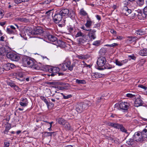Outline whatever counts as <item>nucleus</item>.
I'll list each match as a JSON object with an SVG mask.
<instances>
[{
  "mask_svg": "<svg viewBox=\"0 0 147 147\" xmlns=\"http://www.w3.org/2000/svg\"><path fill=\"white\" fill-rule=\"evenodd\" d=\"M22 62L25 66H28L35 69L38 70L39 69L37 65L29 57H24L22 59Z\"/></svg>",
  "mask_w": 147,
  "mask_h": 147,
  "instance_id": "f257e3e1",
  "label": "nucleus"
},
{
  "mask_svg": "<svg viewBox=\"0 0 147 147\" xmlns=\"http://www.w3.org/2000/svg\"><path fill=\"white\" fill-rule=\"evenodd\" d=\"M53 19V21L56 23H58L61 22V24H59V26L62 25V26L65 24V18H63V16L59 12L55 15Z\"/></svg>",
  "mask_w": 147,
  "mask_h": 147,
  "instance_id": "f03ea898",
  "label": "nucleus"
},
{
  "mask_svg": "<svg viewBox=\"0 0 147 147\" xmlns=\"http://www.w3.org/2000/svg\"><path fill=\"white\" fill-rule=\"evenodd\" d=\"M17 29H19V27L17 24H14L13 25L9 26L7 28L6 32L9 34H16L17 33Z\"/></svg>",
  "mask_w": 147,
  "mask_h": 147,
  "instance_id": "7ed1b4c3",
  "label": "nucleus"
},
{
  "mask_svg": "<svg viewBox=\"0 0 147 147\" xmlns=\"http://www.w3.org/2000/svg\"><path fill=\"white\" fill-rule=\"evenodd\" d=\"M76 37H80L78 40V43L80 44H84L86 42L87 40L86 36L82 33L81 31H79L75 35Z\"/></svg>",
  "mask_w": 147,
  "mask_h": 147,
  "instance_id": "20e7f679",
  "label": "nucleus"
},
{
  "mask_svg": "<svg viewBox=\"0 0 147 147\" xmlns=\"http://www.w3.org/2000/svg\"><path fill=\"white\" fill-rule=\"evenodd\" d=\"M88 106L87 104L81 102L77 104L76 108L77 112L79 113H81Z\"/></svg>",
  "mask_w": 147,
  "mask_h": 147,
  "instance_id": "39448f33",
  "label": "nucleus"
},
{
  "mask_svg": "<svg viewBox=\"0 0 147 147\" xmlns=\"http://www.w3.org/2000/svg\"><path fill=\"white\" fill-rule=\"evenodd\" d=\"M64 64L67 69L70 71L73 69V67L75 66V64L73 63L71 64V61L68 58H67L64 61Z\"/></svg>",
  "mask_w": 147,
  "mask_h": 147,
  "instance_id": "423d86ee",
  "label": "nucleus"
},
{
  "mask_svg": "<svg viewBox=\"0 0 147 147\" xmlns=\"http://www.w3.org/2000/svg\"><path fill=\"white\" fill-rule=\"evenodd\" d=\"M6 56L8 58H9L11 60L14 61H18L20 58L18 55L12 52L7 53Z\"/></svg>",
  "mask_w": 147,
  "mask_h": 147,
  "instance_id": "0eeeda50",
  "label": "nucleus"
},
{
  "mask_svg": "<svg viewBox=\"0 0 147 147\" xmlns=\"http://www.w3.org/2000/svg\"><path fill=\"white\" fill-rule=\"evenodd\" d=\"M144 137V134H142L141 132L140 133V132H137L135 133L133 138L136 141L138 142L142 140Z\"/></svg>",
  "mask_w": 147,
  "mask_h": 147,
  "instance_id": "6e6552de",
  "label": "nucleus"
},
{
  "mask_svg": "<svg viewBox=\"0 0 147 147\" xmlns=\"http://www.w3.org/2000/svg\"><path fill=\"white\" fill-rule=\"evenodd\" d=\"M106 62L105 58L104 57H99L97 60V64L99 67H103Z\"/></svg>",
  "mask_w": 147,
  "mask_h": 147,
  "instance_id": "1a4fd4ad",
  "label": "nucleus"
},
{
  "mask_svg": "<svg viewBox=\"0 0 147 147\" xmlns=\"http://www.w3.org/2000/svg\"><path fill=\"white\" fill-rule=\"evenodd\" d=\"M49 72L52 73L50 75L52 76H53L56 75V74L59 72L60 69L58 67H54L49 68Z\"/></svg>",
  "mask_w": 147,
  "mask_h": 147,
  "instance_id": "9d476101",
  "label": "nucleus"
},
{
  "mask_svg": "<svg viewBox=\"0 0 147 147\" xmlns=\"http://www.w3.org/2000/svg\"><path fill=\"white\" fill-rule=\"evenodd\" d=\"M131 10L126 6H124L123 7L121 11V13L123 14L126 16H127L131 13Z\"/></svg>",
  "mask_w": 147,
  "mask_h": 147,
  "instance_id": "9b49d317",
  "label": "nucleus"
},
{
  "mask_svg": "<svg viewBox=\"0 0 147 147\" xmlns=\"http://www.w3.org/2000/svg\"><path fill=\"white\" fill-rule=\"evenodd\" d=\"M130 105L127 102H122L119 104L120 108L123 110H127L129 108Z\"/></svg>",
  "mask_w": 147,
  "mask_h": 147,
  "instance_id": "f8f14e48",
  "label": "nucleus"
},
{
  "mask_svg": "<svg viewBox=\"0 0 147 147\" xmlns=\"http://www.w3.org/2000/svg\"><path fill=\"white\" fill-rule=\"evenodd\" d=\"M59 13L63 17L67 16H68L69 17L71 16L70 14H69V11L67 9H62L60 11Z\"/></svg>",
  "mask_w": 147,
  "mask_h": 147,
  "instance_id": "ddd939ff",
  "label": "nucleus"
},
{
  "mask_svg": "<svg viewBox=\"0 0 147 147\" xmlns=\"http://www.w3.org/2000/svg\"><path fill=\"white\" fill-rule=\"evenodd\" d=\"M136 98L134 102V105L135 107H138L142 105L143 104V101L140 99V96L138 95V96Z\"/></svg>",
  "mask_w": 147,
  "mask_h": 147,
  "instance_id": "4468645a",
  "label": "nucleus"
},
{
  "mask_svg": "<svg viewBox=\"0 0 147 147\" xmlns=\"http://www.w3.org/2000/svg\"><path fill=\"white\" fill-rule=\"evenodd\" d=\"M96 31V30L93 29L88 33V36L90 40H94L96 38V36L95 33Z\"/></svg>",
  "mask_w": 147,
  "mask_h": 147,
  "instance_id": "2eb2a0df",
  "label": "nucleus"
},
{
  "mask_svg": "<svg viewBox=\"0 0 147 147\" xmlns=\"http://www.w3.org/2000/svg\"><path fill=\"white\" fill-rule=\"evenodd\" d=\"M21 101L19 102V104L21 106L25 107L27 106L28 102L26 98H21Z\"/></svg>",
  "mask_w": 147,
  "mask_h": 147,
  "instance_id": "dca6fc26",
  "label": "nucleus"
},
{
  "mask_svg": "<svg viewBox=\"0 0 147 147\" xmlns=\"http://www.w3.org/2000/svg\"><path fill=\"white\" fill-rule=\"evenodd\" d=\"M46 38L51 42H55L57 40V38L53 35L49 34H47Z\"/></svg>",
  "mask_w": 147,
  "mask_h": 147,
  "instance_id": "f3484780",
  "label": "nucleus"
},
{
  "mask_svg": "<svg viewBox=\"0 0 147 147\" xmlns=\"http://www.w3.org/2000/svg\"><path fill=\"white\" fill-rule=\"evenodd\" d=\"M43 31L41 28L38 27L33 31V32L35 35H40L43 33Z\"/></svg>",
  "mask_w": 147,
  "mask_h": 147,
  "instance_id": "a211bd4d",
  "label": "nucleus"
},
{
  "mask_svg": "<svg viewBox=\"0 0 147 147\" xmlns=\"http://www.w3.org/2000/svg\"><path fill=\"white\" fill-rule=\"evenodd\" d=\"M8 47L6 46H3L2 45L0 44V55H2L4 53H6L8 52V50H7V48Z\"/></svg>",
  "mask_w": 147,
  "mask_h": 147,
  "instance_id": "6ab92c4d",
  "label": "nucleus"
},
{
  "mask_svg": "<svg viewBox=\"0 0 147 147\" xmlns=\"http://www.w3.org/2000/svg\"><path fill=\"white\" fill-rule=\"evenodd\" d=\"M24 76L23 74L21 73H18L16 75V78L20 81H23L25 80L24 77Z\"/></svg>",
  "mask_w": 147,
  "mask_h": 147,
  "instance_id": "aec40b11",
  "label": "nucleus"
},
{
  "mask_svg": "<svg viewBox=\"0 0 147 147\" xmlns=\"http://www.w3.org/2000/svg\"><path fill=\"white\" fill-rule=\"evenodd\" d=\"M15 65L12 63H8L4 66L5 70H8L11 69L15 67Z\"/></svg>",
  "mask_w": 147,
  "mask_h": 147,
  "instance_id": "412c9836",
  "label": "nucleus"
},
{
  "mask_svg": "<svg viewBox=\"0 0 147 147\" xmlns=\"http://www.w3.org/2000/svg\"><path fill=\"white\" fill-rule=\"evenodd\" d=\"M103 75L102 74L97 72L93 73L91 74V76L93 80H94L95 78H98L102 77Z\"/></svg>",
  "mask_w": 147,
  "mask_h": 147,
  "instance_id": "4be33fe9",
  "label": "nucleus"
},
{
  "mask_svg": "<svg viewBox=\"0 0 147 147\" xmlns=\"http://www.w3.org/2000/svg\"><path fill=\"white\" fill-rule=\"evenodd\" d=\"M106 125L108 126L112 127L116 129H118L119 124L118 123L108 122Z\"/></svg>",
  "mask_w": 147,
  "mask_h": 147,
  "instance_id": "5701e85b",
  "label": "nucleus"
},
{
  "mask_svg": "<svg viewBox=\"0 0 147 147\" xmlns=\"http://www.w3.org/2000/svg\"><path fill=\"white\" fill-rule=\"evenodd\" d=\"M54 44H56L57 46L61 47H64L65 46V43L60 40H56Z\"/></svg>",
  "mask_w": 147,
  "mask_h": 147,
  "instance_id": "b1692460",
  "label": "nucleus"
},
{
  "mask_svg": "<svg viewBox=\"0 0 147 147\" xmlns=\"http://www.w3.org/2000/svg\"><path fill=\"white\" fill-rule=\"evenodd\" d=\"M127 38L128 39L127 40V42L130 43L136 41L137 39L136 36H129Z\"/></svg>",
  "mask_w": 147,
  "mask_h": 147,
  "instance_id": "393cba45",
  "label": "nucleus"
},
{
  "mask_svg": "<svg viewBox=\"0 0 147 147\" xmlns=\"http://www.w3.org/2000/svg\"><path fill=\"white\" fill-rule=\"evenodd\" d=\"M139 55L142 56H146L147 55V49H143L140 50L139 53Z\"/></svg>",
  "mask_w": 147,
  "mask_h": 147,
  "instance_id": "a878e982",
  "label": "nucleus"
},
{
  "mask_svg": "<svg viewBox=\"0 0 147 147\" xmlns=\"http://www.w3.org/2000/svg\"><path fill=\"white\" fill-rule=\"evenodd\" d=\"M146 32L142 29H139L136 30L135 34L136 35H143L145 34Z\"/></svg>",
  "mask_w": 147,
  "mask_h": 147,
  "instance_id": "bb28decb",
  "label": "nucleus"
},
{
  "mask_svg": "<svg viewBox=\"0 0 147 147\" xmlns=\"http://www.w3.org/2000/svg\"><path fill=\"white\" fill-rule=\"evenodd\" d=\"M79 14L81 16H87V18L88 16V13L83 8L80 9L79 12Z\"/></svg>",
  "mask_w": 147,
  "mask_h": 147,
  "instance_id": "cd10ccee",
  "label": "nucleus"
},
{
  "mask_svg": "<svg viewBox=\"0 0 147 147\" xmlns=\"http://www.w3.org/2000/svg\"><path fill=\"white\" fill-rule=\"evenodd\" d=\"M92 22L91 19L88 16L87 19L86 20V22L85 24V26L87 28H90L92 25Z\"/></svg>",
  "mask_w": 147,
  "mask_h": 147,
  "instance_id": "c85d7f7f",
  "label": "nucleus"
},
{
  "mask_svg": "<svg viewBox=\"0 0 147 147\" xmlns=\"http://www.w3.org/2000/svg\"><path fill=\"white\" fill-rule=\"evenodd\" d=\"M138 96V94H135L131 93H128L126 94V97L131 98H136Z\"/></svg>",
  "mask_w": 147,
  "mask_h": 147,
  "instance_id": "c756f323",
  "label": "nucleus"
},
{
  "mask_svg": "<svg viewBox=\"0 0 147 147\" xmlns=\"http://www.w3.org/2000/svg\"><path fill=\"white\" fill-rule=\"evenodd\" d=\"M118 129H120V131L123 132H124L127 134H128V132L127 131V130L123 126L122 124H120L119 125Z\"/></svg>",
  "mask_w": 147,
  "mask_h": 147,
  "instance_id": "7c9ffc66",
  "label": "nucleus"
},
{
  "mask_svg": "<svg viewBox=\"0 0 147 147\" xmlns=\"http://www.w3.org/2000/svg\"><path fill=\"white\" fill-rule=\"evenodd\" d=\"M15 20L17 22H28V20L26 18H16Z\"/></svg>",
  "mask_w": 147,
  "mask_h": 147,
  "instance_id": "2f4dec72",
  "label": "nucleus"
},
{
  "mask_svg": "<svg viewBox=\"0 0 147 147\" xmlns=\"http://www.w3.org/2000/svg\"><path fill=\"white\" fill-rule=\"evenodd\" d=\"M104 68H102L100 69H110L114 67L112 65H110L109 63H106L105 64L104 66Z\"/></svg>",
  "mask_w": 147,
  "mask_h": 147,
  "instance_id": "473e14b6",
  "label": "nucleus"
},
{
  "mask_svg": "<svg viewBox=\"0 0 147 147\" xmlns=\"http://www.w3.org/2000/svg\"><path fill=\"white\" fill-rule=\"evenodd\" d=\"M55 2L56 5L58 6L62 5L63 3V0H55Z\"/></svg>",
  "mask_w": 147,
  "mask_h": 147,
  "instance_id": "72a5a7b5",
  "label": "nucleus"
},
{
  "mask_svg": "<svg viewBox=\"0 0 147 147\" xmlns=\"http://www.w3.org/2000/svg\"><path fill=\"white\" fill-rule=\"evenodd\" d=\"M58 121L59 124L64 125L66 121L63 119L59 118L58 119Z\"/></svg>",
  "mask_w": 147,
  "mask_h": 147,
  "instance_id": "f704fd0d",
  "label": "nucleus"
},
{
  "mask_svg": "<svg viewBox=\"0 0 147 147\" xmlns=\"http://www.w3.org/2000/svg\"><path fill=\"white\" fill-rule=\"evenodd\" d=\"M131 13H132L131 15V17L132 18H134L136 17L137 16H140V15H139L138 13L136 11H132V12Z\"/></svg>",
  "mask_w": 147,
  "mask_h": 147,
  "instance_id": "c9c22d12",
  "label": "nucleus"
},
{
  "mask_svg": "<svg viewBox=\"0 0 147 147\" xmlns=\"http://www.w3.org/2000/svg\"><path fill=\"white\" fill-rule=\"evenodd\" d=\"M59 94H61L63 96V98L64 99H68L72 97V96L71 94H69L67 95H65L63 93H59Z\"/></svg>",
  "mask_w": 147,
  "mask_h": 147,
  "instance_id": "e433bc0d",
  "label": "nucleus"
},
{
  "mask_svg": "<svg viewBox=\"0 0 147 147\" xmlns=\"http://www.w3.org/2000/svg\"><path fill=\"white\" fill-rule=\"evenodd\" d=\"M59 66L63 71H65L67 69V68L65 66V65L64 64V61L63 62L62 64H60Z\"/></svg>",
  "mask_w": 147,
  "mask_h": 147,
  "instance_id": "4c0bfd02",
  "label": "nucleus"
},
{
  "mask_svg": "<svg viewBox=\"0 0 147 147\" xmlns=\"http://www.w3.org/2000/svg\"><path fill=\"white\" fill-rule=\"evenodd\" d=\"M76 82L78 84H85L86 83L85 80H80L78 79H76Z\"/></svg>",
  "mask_w": 147,
  "mask_h": 147,
  "instance_id": "58836bf2",
  "label": "nucleus"
},
{
  "mask_svg": "<svg viewBox=\"0 0 147 147\" xmlns=\"http://www.w3.org/2000/svg\"><path fill=\"white\" fill-rule=\"evenodd\" d=\"M64 127L67 130H69L71 128V126L69 124L67 121L63 125Z\"/></svg>",
  "mask_w": 147,
  "mask_h": 147,
  "instance_id": "ea45409f",
  "label": "nucleus"
},
{
  "mask_svg": "<svg viewBox=\"0 0 147 147\" xmlns=\"http://www.w3.org/2000/svg\"><path fill=\"white\" fill-rule=\"evenodd\" d=\"M126 143L129 145H132L134 144L133 140L132 139H129L126 142Z\"/></svg>",
  "mask_w": 147,
  "mask_h": 147,
  "instance_id": "a19ab883",
  "label": "nucleus"
},
{
  "mask_svg": "<svg viewBox=\"0 0 147 147\" xmlns=\"http://www.w3.org/2000/svg\"><path fill=\"white\" fill-rule=\"evenodd\" d=\"M40 98L41 100L44 101V102L46 103V104L47 105L48 107H49V105L48 103V102L47 100V99H46V98L44 96H40Z\"/></svg>",
  "mask_w": 147,
  "mask_h": 147,
  "instance_id": "79ce46f5",
  "label": "nucleus"
},
{
  "mask_svg": "<svg viewBox=\"0 0 147 147\" xmlns=\"http://www.w3.org/2000/svg\"><path fill=\"white\" fill-rule=\"evenodd\" d=\"M67 29L68 32L70 33H72L74 30V28L70 25L67 26Z\"/></svg>",
  "mask_w": 147,
  "mask_h": 147,
  "instance_id": "37998d69",
  "label": "nucleus"
},
{
  "mask_svg": "<svg viewBox=\"0 0 147 147\" xmlns=\"http://www.w3.org/2000/svg\"><path fill=\"white\" fill-rule=\"evenodd\" d=\"M11 128V126L10 125H7L6 126L5 129L4 131V133L5 134H7L9 130Z\"/></svg>",
  "mask_w": 147,
  "mask_h": 147,
  "instance_id": "c03bdc74",
  "label": "nucleus"
},
{
  "mask_svg": "<svg viewBox=\"0 0 147 147\" xmlns=\"http://www.w3.org/2000/svg\"><path fill=\"white\" fill-rule=\"evenodd\" d=\"M144 3V0H138L137 3L139 6L142 5Z\"/></svg>",
  "mask_w": 147,
  "mask_h": 147,
  "instance_id": "a18cd8bd",
  "label": "nucleus"
},
{
  "mask_svg": "<svg viewBox=\"0 0 147 147\" xmlns=\"http://www.w3.org/2000/svg\"><path fill=\"white\" fill-rule=\"evenodd\" d=\"M141 134H144V135H146L147 136V126H146L145 128L142 131Z\"/></svg>",
  "mask_w": 147,
  "mask_h": 147,
  "instance_id": "49530a36",
  "label": "nucleus"
},
{
  "mask_svg": "<svg viewBox=\"0 0 147 147\" xmlns=\"http://www.w3.org/2000/svg\"><path fill=\"white\" fill-rule=\"evenodd\" d=\"M100 40H97L94 41L92 44L93 45L96 46H98L100 44Z\"/></svg>",
  "mask_w": 147,
  "mask_h": 147,
  "instance_id": "de8ad7c7",
  "label": "nucleus"
},
{
  "mask_svg": "<svg viewBox=\"0 0 147 147\" xmlns=\"http://www.w3.org/2000/svg\"><path fill=\"white\" fill-rule=\"evenodd\" d=\"M76 57L82 59H84L86 58L85 56L83 55H77Z\"/></svg>",
  "mask_w": 147,
  "mask_h": 147,
  "instance_id": "09e8293b",
  "label": "nucleus"
},
{
  "mask_svg": "<svg viewBox=\"0 0 147 147\" xmlns=\"http://www.w3.org/2000/svg\"><path fill=\"white\" fill-rule=\"evenodd\" d=\"M4 14L3 11L2 9L0 8V19L2 18Z\"/></svg>",
  "mask_w": 147,
  "mask_h": 147,
  "instance_id": "8fccbe9b",
  "label": "nucleus"
},
{
  "mask_svg": "<svg viewBox=\"0 0 147 147\" xmlns=\"http://www.w3.org/2000/svg\"><path fill=\"white\" fill-rule=\"evenodd\" d=\"M115 63L118 66H121L122 65V64L121 61H119L117 60H116Z\"/></svg>",
  "mask_w": 147,
  "mask_h": 147,
  "instance_id": "3c124183",
  "label": "nucleus"
},
{
  "mask_svg": "<svg viewBox=\"0 0 147 147\" xmlns=\"http://www.w3.org/2000/svg\"><path fill=\"white\" fill-rule=\"evenodd\" d=\"M10 145V143L8 141H5L4 142V147H9Z\"/></svg>",
  "mask_w": 147,
  "mask_h": 147,
  "instance_id": "603ef678",
  "label": "nucleus"
},
{
  "mask_svg": "<svg viewBox=\"0 0 147 147\" xmlns=\"http://www.w3.org/2000/svg\"><path fill=\"white\" fill-rule=\"evenodd\" d=\"M138 87L143 89L144 90H146L147 89V87L144 86L141 84L138 85Z\"/></svg>",
  "mask_w": 147,
  "mask_h": 147,
  "instance_id": "864d4df0",
  "label": "nucleus"
},
{
  "mask_svg": "<svg viewBox=\"0 0 147 147\" xmlns=\"http://www.w3.org/2000/svg\"><path fill=\"white\" fill-rule=\"evenodd\" d=\"M54 133V132H45V135L46 136H51L52 134Z\"/></svg>",
  "mask_w": 147,
  "mask_h": 147,
  "instance_id": "5fc2aeb1",
  "label": "nucleus"
},
{
  "mask_svg": "<svg viewBox=\"0 0 147 147\" xmlns=\"http://www.w3.org/2000/svg\"><path fill=\"white\" fill-rule=\"evenodd\" d=\"M144 15L147 16V6H146L144 9Z\"/></svg>",
  "mask_w": 147,
  "mask_h": 147,
  "instance_id": "6e6d98bb",
  "label": "nucleus"
},
{
  "mask_svg": "<svg viewBox=\"0 0 147 147\" xmlns=\"http://www.w3.org/2000/svg\"><path fill=\"white\" fill-rule=\"evenodd\" d=\"M118 45V44L117 43H113L112 44H111L109 45L110 47H114L117 46Z\"/></svg>",
  "mask_w": 147,
  "mask_h": 147,
  "instance_id": "4d7b16f0",
  "label": "nucleus"
},
{
  "mask_svg": "<svg viewBox=\"0 0 147 147\" xmlns=\"http://www.w3.org/2000/svg\"><path fill=\"white\" fill-rule=\"evenodd\" d=\"M99 53H100L101 55H103L105 53V51L103 49H101L100 50Z\"/></svg>",
  "mask_w": 147,
  "mask_h": 147,
  "instance_id": "13d9d810",
  "label": "nucleus"
},
{
  "mask_svg": "<svg viewBox=\"0 0 147 147\" xmlns=\"http://www.w3.org/2000/svg\"><path fill=\"white\" fill-rule=\"evenodd\" d=\"M8 85L10 86L11 87L13 88L16 85V84L13 82H10L8 83Z\"/></svg>",
  "mask_w": 147,
  "mask_h": 147,
  "instance_id": "bf43d9fd",
  "label": "nucleus"
},
{
  "mask_svg": "<svg viewBox=\"0 0 147 147\" xmlns=\"http://www.w3.org/2000/svg\"><path fill=\"white\" fill-rule=\"evenodd\" d=\"M15 90L17 91H19L20 89L18 88V87L16 85L13 88Z\"/></svg>",
  "mask_w": 147,
  "mask_h": 147,
  "instance_id": "052dcab7",
  "label": "nucleus"
},
{
  "mask_svg": "<svg viewBox=\"0 0 147 147\" xmlns=\"http://www.w3.org/2000/svg\"><path fill=\"white\" fill-rule=\"evenodd\" d=\"M14 2L17 4L21 3L22 2V0H14Z\"/></svg>",
  "mask_w": 147,
  "mask_h": 147,
  "instance_id": "680f3d73",
  "label": "nucleus"
},
{
  "mask_svg": "<svg viewBox=\"0 0 147 147\" xmlns=\"http://www.w3.org/2000/svg\"><path fill=\"white\" fill-rule=\"evenodd\" d=\"M110 32L114 35L116 34L117 33L113 29H111L110 30Z\"/></svg>",
  "mask_w": 147,
  "mask_h": 147,
  "instance_id": "e2e57ef3",
  "label": "nucleus"
},
{
  "mask_svg": "<svg viewBox=\"0 0 147 147\" xmlns=\"http://www.w3.org/2000/svg\"><path fill=\"white\" fill-rule=\"evenodd\" d=\"M4 70L5 69L4 68L0 67V74L3 73Z\"/></svg>",
  "mask_w": 147,
  "mask_h": 147,
  "instance_id": "0e129e2a",
  "label": "nucleus"
},
{
  "mask_svg": "<svg viewBox=\"0 0 147 147\" xmlns=\"http://www.w3.org/2000/svg\"><path fill=\"white\" fill-rule=\"evenodd\" d=\"M127 61L128 60L127 59L121 61V62L122 64V65L126 63L127 62Z\"/></svg>",
  "mask_w": 147,
  "mask_h": 147,
  "instance_id": "69168bd1",
  "label": "nucleus"
},
{
  "mask_svg": "<svg viewBox=\"0 0 147 147\" xmlns=\"http://www.w3.org/2000/svg\"><path fill=\"white\" fill-rule=\"evenodd\" d=\"M110 117L112 118H117L118 117L117 115L114 114H112Z\"/></svg>",
  "mask_w": 147,
  "mask_h": 147,
  "instance_id": "338daca9",
  "label": "nucleus"
},
{
  "mask_svg": "<svg viewBox=\"0 0 147 147\" xmlns=\"http://www.w3.org/2000/svg\"><path fill=\"white\" fill-rule=\"evenodd\" d=\"M96 18L97 20H100L101 19V17L99 15H96Z\"/></svg>",
  "mask_w": 147,
  "mask_h": 147,
  "instance_id": "774afa93",
  "label": "nucleus"
}]
</instances>
